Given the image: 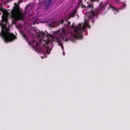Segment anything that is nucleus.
Listing matches in <instances>:
<instances>
[{"label": "nucleus", "instance_id": "f257e3e1", "mask_svg": "<svg viewBox=\"0 0 130 130\" xmlns=\"http://www.w3.org/2000/svg\"><path fill=\"white\" fill-rule=\"evenodd\" d=\"M45 32L46 34L39 30H37L36 31L37 36L40 38L42 37L43 39V40H40L39 43L35 40L31 42L28 41L27 36L23 31H21L20 34L21 36L28 42L29 45L32 46L38 52L43 54L45 55L44 57H47L46 55L49 54L52 49L51 45L53 42L52 38L53 36L52 35L49 34L46 31Z\"/></svg>", "mask_w": 130, "mask_h": 130}, {"label": "nucleus", "instance_id": "f03ea898", "mask_svg": "<svg viewBox=\"0 0 130 130\" xmlns=\"http://www.w3.org/2000/svg\"><path fill=\"white\" fill-rule=\"evenodd\" d=\"M2 11L3 14L2 16V23L0 22L1 27V33L0 36H2L4 41L6 43H10L14 41L17 39V37L12 33H10L9 29L6 27L8 24L7 19L9 14L8 12L6 10H3L0 8V11Z\"/></svg>", "mask_w": 130, "mask_h": 130}, {"label": "nucleus", "instance_id": "7ed1b4c3", "mask_svg": "<svg viewBox=\"0 0 130 130\" xmlns=\"http://www.w3.org/2000/svg\"><path fill=\"white\" fill-rule=\"evenodd\" d=\"M87 5L86 6V9L87 11L88 14V17L89 18L96 17L98 18V15L101 13H103L105 9L107 8L108 10L111 8L115 11V14L118 13V10L112 6L108 2L105 3L102 6H100L98 8H95L93 3L91 2H87Z\"/></svg>", "mask_w": 130, "mask_h": 130}, {"label": "nucleus", "instance_id": "20e7f679", "mask_svg": "<svg viewBox=\"0 0 130 130\" xmlns=\"http://www.w3.org/2000/svg\"><path fill=\"white\" fill-rule=\"evenodd\" d=\"M13 9L11 11V17L13 19V21L15 23L17 21H23L26 16L25 12L22 13L18 4H15Z\"/></svg>", "mask_w": 130, "mask_h": 130}, {"label": "nucleus", "instance_id": "39448f33", "mask_svg": "<svg viewBox=\"0 0 130 130\" xmlns=\"http://www.w3.org/2000/svg\"><path fill=\"white\" fill-rule=\"evenodd\" d=\"M86 27V26L84 25H83L82 26L80 23L79 24L78 26L75 28L74 29V31L75 34L77 35H79L81 38L83 37V35H81L80 33L83 32L84 29Z\"/></svg>", "mask_w": 130, "mask_h": 130}, {"label": "nucleus", "instance_id": "423d86ee", "mask_svg": "<svg viewBox=\"0 0 130 130\" xmlns=\"http://www.w3.org/2000/svg\"><path fill=\"white\" fill-rule=\"evenodd\" d=\"M64 21L63 20H62L59 22H54L49 24V26L50 27H54L57 26H59L60 25L63 24Z\"/></svg>", "mask_w": 130, "mask_h": 130}, {"label": "nucleus", "instance_id": "0eeeda50", "mask_svg": "<svg viewBox=\"0 0 130 130\" xmlns=\"http://www.w3.org/2000/svg\"><path fill=\"white\" fill-rule=\"evenodd\" d=\"M52 3V2L51 0H48L46 1L44 7L45 10L50 8L51 4Z\"/></svg>", "mask_w": 130, "mask_h": 130}, {"label": "nucleus", "instance_id": "6e6552de", "mask_svg": "<svg viewBox=\"0 0 130 130\" xmlns=\"http://www.w3.org/2000/svg\"><path fill=\"white\" fill-rule=\"evenodd\" d=\"M77 10L76 9L74 10H73L71 12H70L69 15L71 16V17H73L75 15H76L78 17V18L79 16H78V14L77 13Z\"/></svg>", "mask_w": 130, "mask_h": 130}, {"label": "nucleus", "instance_id": "1a4fd4ad", "mask_svg": "<svg viewBox=\"0 0 130 130\" xmlns=\"http://www.w3.org/2000/svg\"><path fill=\"white\" fill-rule=\"evenodd\" d=\"M81 8H86V6L84 5L82 3L81 5Z\"/></svg>", "mask_w": 130, "mask_h": 130}, {"label": "nucleus", "instance_id": "9d476101", "mask_svg": "<svg viewBox=\"0 0 130 130\" xmlns=\"http://www.w3.org/2000/svg\"><path fill=\"white\" fill-rule=\"evenodd\" d=\"M60 45L61 46V48L62 49V50H64V49L63 48V45L62 43H60Z\"/></svg>", "mask_w": 130, "mask_h": 130}, {"label": "nucleus", "instance_id": "9b49d317", "mask_svg": "<svg viewBox=\"0 0 130 130\" xmlns=\"http://www.w3.org/2000/svg\"><path fill=\"white\" fill-rule=\"evenodd\" d=\"M126 6V5L125 4H124L123 5V6H124V7H122V8L123 9V8H124Z\"/></svg>", "mask_w": 130, "mask_h": 130}, {"label": "nucleus", "instance_id": "f8f14e48", "mask_svg": "<svg viewBox=\"0 0 130 130\" xmlns=\"http://www.w3.org/2000/svg\"><path fill=\"white\" fill-rule=\"evenodd\" d=\"M82 3V1H80L79 3H78V5L79 6L81 3Z\"/></svg>", "mask_w": 130, "mask_h": 130}, {"label": "nucleus", "instance_id": "ddd939ff", "mask_svg": "<svg viewBox=\"0 0 130 130\" xmlns=\"http://www.w3.org/2000/svg\"><path fill=\"white\" fill-rule=\"evenodd\" d=\"M90 1V2H91V3H92L93 2H94V0H89Z\"/></svg>", "mask_w": 130, "mask_h": 130}, {"label": "nucleus", "instance_id": "4468645a", "mask_svg": "<svg viewBox=\"0 0 130 130\" xmlns=\"http://www.w3.org/2000/svg\"><path fill=\"white\" fill-rule=\"evenodd\" d=\"M90 1V2H91V3H92L93 2H94V0H89Z\"/></svg>", "mask_w": 130, "mask_h": 130}, {"label": "nucleus", "instance_id": "2eb2a0df", "mask_svg": "<svg viewBox=\"0 0 130 130\" xmlns=\"http://www.w3.org/2000/svg\"><path fill=\"white\" fill-rule=\"evenodd\" d=\"M68 25H69L71 23L70 22H68Z\"/></svg>", "mask_w": 130, "mask_h": 130}, {"label": "nucleus", "instance_id": "dca6fc26", "mask_svg": "<svg viewBox=\"0 0 130 130\" xmlns=\"http://www.w3.org/2000/svg\"><path fill=\"white\" fill-rule=\"evenodd\" d=\"M64 54H65L64 52V50H63V54L64 56Z\"/></svg>", "mask_w": 130, "mask_h": 130}, {"label": "nucleus", "instance_id": "f3484780", "mask_svg": "<svg viewBox=\"0 0 130 130\" xmlns=\"http://www.w3.org/2000/svg\"><path fill=\"white\" fill-rule=\"evenodd\" d=\"M116 1L118 2H119L121 0H115Z\"/></svg>", "mask_w": 130, "mask_h": 130}, {"label": "nucleus", "instance_id": "a211bd4d", "mask_svg": "<svg viewBox=\"0 0 130 130\" xmlns=\"http://www.w3.org/2000/svg\"><path fill=\"white\" fill-rule=\"evenodd\" d=\"M28 7V6L27 5L26 6V7H25V8L26 9H27Z\"/></svg>", "mask_w": 130, "mask_h": 130}, {"label": "nucleus", "instance_id": "6ab92c4d", "mask_svg": "<svg viewBox=\"0 0 130 130\" xmlns=\"http://www.w3.org/2000/svg\"><path fill=\"white\" fill-rule=\"evenodd\" d=\"M92 24H94V22L93 20H92Z\"/></svg>", "mask_w": 130, "mask_h": 130}, {"label": "nucleus", "instance_id": "aec40b11", "mask_svg": "<svg viewBox=\"0 0 130 130\" xmlns=\"http://www.w3.org/2000/svg\"><path fill=\"white\" fill-rule=\"evenodd\" d=\"M70 17H69V18H67V19H70V17H71V16H70Z\"/></svg>", "mask_w": 130, "mask_h": 130}, {"label": "nucleus", "instance_id": "412c9836", "mask_svg": "<svg viewBox=\"0 0 130 130\" xmlns=\"http://www.w3.org/2000/svg\"><path fill=\"white\" fill-rule=\"evenodd\" d=\"M44 56H43H43H42L41 57V58L42 59L43 58H44Z\"/></svg>", "mask_w": 130, "mask_h": 130}, {"label": "nucleus", "instance_id": "4be33fe9", "mask_svg": "<svg viewBox=\"0 0 130 130\" xmlns=\"http://www.w3.org/2000/svg\"><path fill=\"white\" fill-rule=\"evenodd\" d=\"M88 27L89 28H90V26H89Z\"/></svg>", "mask_w": 130, "mask_h": 130}, {"label": "nucleus", "instance_id": "5701e85b", "mask_svg": "<svg viewBox=\"0 0 130 130\" xmlns=\"http://www.w3.org/2000/svg\"><path fill=\"white\" fill-rule=\"evenodd\" d=\"M66 40H67V39H66Z\"/></svg>", "mask_w": 130, "mask_h": 130}, {"label": "nucleus", "instance_id": "b1692460", "mask_svg": "<svg viewBox=\"0 0 130 130\" xmlns=\"http://www.w3.org/2000/svg\"><path fill=\"white\" fill-rule=\"evenodd\" d=\"M1 13L0 12V15H1Z\"/></svg>", "mask_w": 130, "mask_h": 130}]
</instances>
